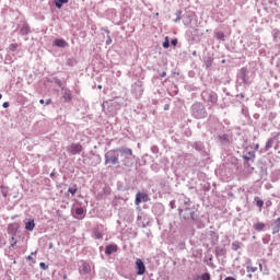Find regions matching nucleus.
Wrapping results in <instances>:
<instances>
[{"label":"nucleus","instance_id":"1a4fd4ad","mask_svg":"<svg viewBox=\"0 0 280 280\" xmlns=\"http://www.w3.org/2000/svg\"><path fill=\"white\" fill-rule=\"evenodd\" d=\"M68 152H70V154H80L82 152V145L80 143H72L68 148Z\"/></svg>","mask_w":280,"mask_h":280},{"label":"nucleus","instance_id":"cd10ccee","mask_svg":"<svg viewBox=\"0 0 280 280\" xmlns=\"http://www.w3.org/2000/svg\"><path fill=\"white\" fill-rule=\"evenodd\" d=\"M94 237H95V240H102L104 237V234H102V232L96 230L94 232Z\"/></svg>","mask_w":280,"mask_h":280},{"label":"nucleus","instance_id":"9d476101","mask_svg":"<svg viewBox=\"0 0 280 280\" xmlns=\"http://www.w3.org/2000/svg\"><path fill=\"white\" fill-rule=\"evenodd\" d=\"M136 267H137V275H145V265L143 264V260L137 259L136 260Z\"/></svg>","mask_w":280,"mask_h":280},{"label":"nucleus","instance_id":"37998d69","mask_svg":"<svg viewBox=\"0 0 280 280\" xmlns=\"http://www.w3.org/2000/svg\"><path fill=\"white\" fill-rule=\"evenodd\" d=\"M2 106H3V108H9V107H10V103L4 102V103L2 104Z\"/></svg>","mask_w":280,"mask_h":280},{"label":"nucleus","instance_id":"de8ad7c7","mask_svg":"<svg viewBox=\"0 0 280 280\" xmlns=\"http://www.w3.org/2000/svg\"><path fill=\"white\" fill-rule=\"evenodd\" d=\"M224 280H236V279L233 277H226Z\"/></svg>","mask_w":280,"mask_h":280},{"label":"nucleus","instance_id":"a878e982","mask_svg":"<svg viewBox=\"0 0 280 280\" xmlns=\"http://www.w3.org/2000/svg\"><path fill=\"white\" fill-rule=\"evenodd\" d=\"M215 253H217V257H220V255H225L226 254V249L218 247L215 249Z\"/></svg>","mask_w":280,"mask_h":280},{"label":"nucleus","instance_id":"7ed1b4c3","mask_svg":"<svg viewBox=\"0 0 280 280\" xmlns=\"http://www.w3.org/2000/svg\"><path fill=\"white\" fill-rule=\"evenodd\" d=\"M105 163H110L112 165H117L119 163V151L117 149L109 150L105 153Z\"/></svg>","mask_w":280,"mask_h":280},{"label":"nucleus","instance_id":"5701e85b","mask_svg":"<svg viewBox=\"0 0 280 280\" xmlns=\"http://www.w3.org/2000/svg\"><path fill=\"white\" fill-rule=\"evenodd\" d=\"M9 244H10V248H16V238L14 236H12L10 240H9Z\"/></svg>","mask_w":280,"mask_h":280},{"label":"nucleus","instance_id":"58836bf2","mask_svg":"<svg viewBox=\"0 0 280 280\" xmlns=\"http://www.w3.org/2000/svg\"><path fill=\"white\" fill-rule=\"evenodd\" d=\"M14 229H16V224H11V225H9V228H8L9 233H10L11 231H14Z\"/></svg>","mask_w":280,"mask_h":280},{"label":"nucleus","instance_id":"0eeeda50","mask_svg":"<svg viewBox=\"0 0 280 280\" xmlns=\"http://www.w3.org/2000/svg\"><path fill=\"white\" fill-rule=\"evenodd\" d=\"M238 80H242L243 84H248V69L242 68L238 72Z\"/></svg>","mask_w":280,"mask_h":280},{"label":"nucleus","instance_id":"c756f323","mask_svg":"<svg viewBox=\"0 0 280 280\" xmlns=\"http://www.w3.org/2000/svg\"><path fill=\"white\" fill-rule=\"evenodd\" d=\"M219 139H220V141H222L223 143L229 142V136H228V135L219 136Z\"/></svg>","mask_w":280,"mask_h":280},{"label":"nucleus","instance_id":"39448f33","mask_svg":"<svg viewBox=\"0 0 280 280\" xmlns=\"http://www.w3.org/2000/svg\"><path fill=\"white\" fill-rule=\"evenodd\" d=\"M131 93L137 98L141 97V95H143V82L141 81L136 82L131 88Z\"/></svg>","mask_w":280,"mask_h":280},{"label":"nucleus","instance_id":"3c124183","mask_svg":"<svg viewBox=\"0 0 280 280\" xmlns=\"http://www.w3.org/2000/svg\"><path fill=\"white\" fill-rule=\"evenodd\" d=\"M3 98V95L2 94H0V100H2Z\"/></svg>","mask_w":280,"mask_h":280},{"label":"nucleus","instance_id":"4468645a","mask_svg":"<svg viewBox=\"0 0 280 280\" xmlns=\"http://www.w3.org/2000/svg\"><path fill=\"white\" fill-rule=\"evenodd\" d=\"M26 231H34L36 229V223H34V219L24 220Z\"/></svg>","mask_w":280,"mask_h":280},{"label":"nucleus","instance_id":"473e14b6","mask_svg":"<svg viewBox=\"0 0 280 280\" xmlns=\"http://www.w3.org/2000/svg\"><path fill=\"white\" fill-rule=\"evenodd\" d=\"M272 139L268 140L267 143H266V150H270V148H272Z\"/></svg>","mask_w":280,"mask_h":280},{"label":"nucleus","instance_id":"4be33fe9","mask_svg":"<svg viewBox=\"0 0 280 280\" xmlns=\"http://www.w3.org/2000/svg\"><path fill=\"white\" fill-rule=\"evenodd\" d=\"M175 16H176V19L174 20V22H175V23H178V21H180V20L183 19V11L177 10V11L175 12Z\"/></svg>","mask_w":280,"mask_h":280},{"label":"nucleus","instance_id":"2eb2a0df","mask_svg":"<svg viewBox=\"0 0 280 280\" xmlns=\"http://www.w3.org/2000/svg\"><path fill=\"white\" fill-rule=\"evenodd\" d=\"M280 231V218H278L272 224V235H277Z\"/></svg>","mask_w":280,"mask_h":280},{"label":"nucleus","instance_id":"aec40b11","mask_svg":"<svg viewBox=\"0 0 280 280\" xmlns=\"http://www.w3.org/2000/svg\"><path fill=\"white\" fill-rule=\"evenodd\" d=\"M65 3H69V0H55V5L56 8H62V5H65Z\"/></svg>","mask_w":280,"mask_h":280},{"label":"nucleus","instance_id":"6ab92c4d","mask_svg":"<svg viewBox=\"0 0 280 280\" xmlns=\"http://www.w3.org/2000/svg\"><path fill=\"white\" fill-rule=\"evenodd\" d=\"M71 98H72L71 91L65 90V92H63L65 102H71Z\"/></svg>","mask_w":280,"mask_h":280},{"label":"nucleus","instance_id":"ea45409f","mask_svg":"<svg viewBox=\"0 0 280 280\" xmlns=\"http://www.w3.org/2000/svg\"><path fill=\"white\" fill-rule=\"evenodd\" d=\"M102 31L107 33V36H110V31L108 30V27H102Z\"/></svg>","mask_w":280,"mask_h":280},{"label":"nucleus","instance_id":"a211bd4d","mask_svg":"<svg viewBox=\"0 0 280 280\" xmlns=\"http://www.w3.org/2000/svg\"><path fill=\"white\" fill-rule=\"evenodd\" d=\"M54 45H55V47H67V40H65V39H55Z\"/></svg>","mask_w":280,"mask_h":280},{"label":"nucleus","instance_id":"72a5a7b5","mask_svg":"<svg viewBox=\"0 0 280 280\" xmlns=\"http://www.w3.org/2000/svg\"><path fill=\"white\" fill-rule=\"evenodd\" d=\"M184 25H191V20L189 19V16L184 18Z\"/></svg>","mask_w":280,"mask_h":280},{"label":"nucleus","instance_id":"c85d7f7f","mask_svg":"<svg viewBox=\"0 0 280 280\" xmlns=\"http://www.w3.org/2000/svg\"><path fill=\"white\" fill-rule=\"evenodd\" d=\"M215 38H218V40H224V33L223 32H217L215 33Z\"/></svg>","mask_w":280,"mask_h":280},{"label":"nucleus","instance_id":"393cba45","mask_svg":"<svg viewBox=\"0 0 280 280\" xmlns=\"http://www.w3.org/2000/svg\"><path fill=\"white\" fill-rule=\"evenodd\" d=\"M244 161H252V159H255V153L249 152L248 155L243 156Z\"/></svg>","mask_w":280,"mask_h":280},{"label":"nucleus","instance_id":"603ef678","mask_svg":"<svg viewBox=\"0 0 280 280\" xmlns=\"http://www.w3.org/2000/svg\"><path fill=\"white\" fill-rule=\"evenodd\" d=\"M259 148V144L256 145V150Z\"/></svg>","mask_w":280,"mask_h":280},{"label":"nucleus","instance_id":"7c9ffc66","mask_svg":"<svg viewBox=\"0 0 280 280\" xmlns=\"http://www.w3.org/2000/svg\"><path fill=\"white\" fill-rule=\"evenodd\" d=\"M200 279H201V280H211V275H209V273H202V275L200 276Z\"/></svg>","mask_w":280,"mask_h":280},{"label":"nucleus","instance_id":"09e8293b","mask_svg":"<svg viewBox=\"0 0 280 280\" xmlns=\"http://www.w3.org/2000/svg\"><path fill=\"white\" fill-rule=\"evenodd\" d=\"M39 104H45V100H39Z\"/></svg>","mask_w":280,"mask_h":280},{"label":"nucleus","instance_id":"c9c22d12","mask_svg":"<svg viewBox=\"0 0 280 280\" xmlns=\"http://www.w3.org/2000/svg\"><path fill=\"white\" fill-rule=\"evenodd\" d=\"M247 272H257V267L247 266Z\"/></svg>","mask_w":280,"mask_h":280},{"label":"nucleus","instance_id":"f704fd0d","mask_svg":"<svg viewBox=\"0 0 280 280\" xmlns=\"http://www.w3.org/2000/svg\"><path fill=\"white\" fill-rule=\"evenodd\" d=\"M68 191L71 194V196H75L78 188H69Z\"/></svg>","mask_w":280,"mask_h":280},{"label":"nucleus","instance_id":"8fccbe9b","mask_svg":"<svg viewBox=\"0 0 280 280\" xmlns=\"http://www.w3.org/2000/svg\"><path fill=\"white\" fill-rule=\"evenodd\" d=\"M248 277H249V279H253V275L249 273Z\"/></svg>","mask_w":280,"mask_h":280},{"label":"nucleus","instance_id":"b1692460","mask_svg":"<svg viewBox=\"0 0 280 280\" xmlns=\"http://www.w3.org/2000/svg\"><path fill=\"white\" fill-rule=\"evenodd\" d=\"M75 214L79 215V218H82L84 215V208L82 207L77 208Z\"/></svg>","mask_w":280,"mask_h":280},{"label":"nucleus","instance_id":"412c9836","mask_svg":"<svg viewBox=\"0 0 280 280\" xmlns=\"http://www.w3.org/2000/svg\"><path fill=\"white\" fill-rule=\"evenodd\" d=\"M240 248H242V243H240V241L232 243V250H240Z\"/></svg>","mask_w":280,"mask_h":280},{"label":"nucleus","instance_id":"dca6fc26","mask_svg":"<svg viewBox=\"0 0 280 280\" xmlns=\"http://www.w3.org/2000/svg\"><path fill=\"white\" fill-rule=\"evenodd\" d=\"M264 229H266V223L256 222V223L254 224V230H255V231L261 232V231H264Z\"/></svg>","mask_w":280,"mask_h":280},{"label":"nucleus","instance_id":"a19ab883","mask_svg":"<svg viewBox=\"0 0 280 280\" xmlns=\"http://www.w3.org/2000/svg\"><path fill=\"white\" fill-rule=\"evenodd\" d=\"M171 44L176 47L178 45V39H172Z\"/></svg>","mask_w":280,"mask_h":280},{"label":"nucleus","instance_id":"79ce46f5","mask_svg":"<svg viewBox=\"0 0 280 280\" xmlns=\"http://www.w3.org/2000/svg\"><path fill=\"white\" fill-rule=\"evenodd\" d=\"M256 205H257L258 207H264V200H258V201L256 202Z\"/></svg>","mask_w":280,"mask_h":280},{"label":"nucleus","instance_id":"f257e3e1","mask_svg":"<svg viewBox=\"0 0 280 280\" xmlns=\"http://www.w3.org/2000/svg\"><path fill=\"white\" fill-rule=\"evenodd\" d=\"M179 215L184 220H196V209L191 208V201L189 199L184 200V206L179 208Z\"/></svg>","mask_w":280,"mask_h":280},{"label":"nucleus","instance_id":"49530a36","mask_svg":"<svg viewBox=\"0 0 280 280\" xmlns=\"http://www.w3.org/2000/svg\"><path fill=\"white\" fill-rule=\"evenodd\" d=\"M160 75L161 78H165V75H167V72H162Z\"/></svg>","mask_w":280,"mask_h":280},{"label":"nucleus","instance_id":"6e6552de","mask_svg":"<svg viewBox=\"0 0 280 280\" xmlns=\"http://www.w3.org/2000/svg\"><path fill=\"white\" fill-rule=\"evenodd\" d=\"M148 200H149L148 194H145V192H138L136 195L135 205L139 206V205H141V202H148Z\"/></svg>","mask_w":280,"mask_h":280},{"label":"nucleus","instance_id":"c03bdc74","mask_svg":"<svg viewBox=\"0 0 280 280\" xmlns=\"http://www.w3.org/2000/svg\"><path fill=\"white\" fill-rule=\"evenodd\" d=\"M49 104H51V98H48V100L46 101V106H49Z\"/></svg>","mask_w":280,"mask_h":280},{"label":"nucleus","instance_id":"ddd939ff","mask_svg":"<svg viewBox=\"0 0 280 280\" xmlns=\"http://www.w3.org/2000/svg\"><path fill=\"white\" fill-rule=\"evenodd\" d=\"M79 271L81 275H89L91 272V265L89 262H83L80 266Z\"/></svg>","mask_w":280,"mask_h":280},{"label":"nucleus","instance_id":"20e7f679","mask_svg":"<svg viewBox=\"0 0 280 280\" xmlns=\"http://www.w3.org/2000/svg\"><path fill=\"white\" fill-rule=\"evenodd\" d=\"M102 107L104 113H109V115H115L119 110V104L114 101H105Z\"/></svg>","mask_w":280,"mask_h":280},{"label":"nucleus","instance_id":"e433bc0d","mask_svg":"<svg viewBox=\"0 0 280 280\" xmlns=\"http://www.w3.org/2000/svg\"><path fill=\"white\" fill-rule=\"evenodd\" d=\"M39 268H42V270H47L49 266H47L45 262H40Z\"/></svg>","mask_w":280,"mask_h":280},{"label":"nucleus","instance_id":"2f4dec72","mask_svg":"<svg viewBox=\"0 0 280 280\" xmlns=\"http://www.w3.org/2000/svg\"><path fill=\"white\" fill-rule=\"evenodd\" d=\"M162 45H163L164 49H168L170 48V39L166 37Z\"/></svg>","mask_w":280,"mask_h":280},{"label":"nucleus","instance_id":"f03ea898","mask_svg":"<svg viewBox=\"0 0 280 280\" xmlns=\"http://www.w3.org/2000/svg\"><path fill=\"white\" fill-rule=\"evenodd\" d=\"M191 113L196 119H205V117H207V109L205 108V105L200 103H195L192 105Z\"/></svg>","mask_w":280,"mask_h":280},{"label":"nucleus","instance_id":"5fc2aeb1","mask_svg":"<svg viewBox=\"0 0 280 280\" xmlns=\"http://www.w3.org/2000/svg\"><path fill=\"white\" fill-rule=\"evenodd\" d=\"M98 89H102V85H98Z\"/></svg>","mask_w":280,"mask_h":280},{"label":"nucleus","instance_id":"423d86ee","mask_svg":"<svg viewBox=\"0 0 280 280\" xmlns=\"http://www.w3.org/2000/svg\"><path fill=\"white\" fill-rule=\"evenodd\" d=\"M201 97L202 100H205V102H210L212 104H215V102H218V94H215V92L203 91L201 93Z\"/></svg>","mask_w":280,"mask_h":280},{"label":"nucleus","instance_id":"6e6d98bb","mask_svg":"<svg viewBox=\"0 0 280 280\" xmlns=\"http://www.w3.org/2000/svg\"><path fill=\"white\" fill-rule=\"evenodd\" d=\"M259 268H260V270H261V268H262L261 265H259Z\"/></svg>","mask_w":280,"mask_h":280},{"label":"nucleus","instance_id":"bb28decb","mask_svg":"<svg viewBox=\"0 0 280 280\" xmlns=\"http://www.w3.org/2000/svg\"><path fill=\"white\" fill-rule=\"evenodd\" d=\"M19 49V44L14 43L9 45V51H16Z\"/></svg>","mask_w":280,"mask_h":280},{"label":"nucleus","instance_id":"9b49d317","mask_svg":"<svg viewBox=\"0 0 280 280\" xmlns=\"http://www.w3.org/2000/svg\"><path fill=\"white\" fill-rule=\"evenodd\" d=\"M118 154L120 156H132V149H128L126 147L117 148Z\"/></svg>","mask_w":280,"mask_h":280},{"label":"nucleus","instance_id":"4c0bfd02","mask_svg":"<svg viewBox=\"0 0 280 280\" xmlns=\"http://www.w3.org/2000/svg\"><path fill=\"white\" fill-rule=\"evenodd\" d=\"M106 45H112L113 44V38H110V35H107V39L105 42Z\"/></svg>","mask_w":280,"mask_h":280},{"label":"nucleus","instance_id":"864d4df0","mask_svg":"<svg viewBox=\"0 0 280 280\" xmlns=\"http://www.w3.org/2000/svg\"><path fill=\"white\" fill-rule=\"evenodd\" d=\"M3 196H4V198H5V196H8L5 192H3Z\"/></svg>","mask_w":280,"mask_h":280},{"label":"nucleus","instance_id":"f3484780","mask_svg":"<svg viewBox=\"0 0 280 280\" xmlns=\"http://www.w3.org/2000/svg\"><path fill=\"white\" fill-rule=\"evenodd\" d=\"M20 33L22 34V36H27V34H30V25L27 24H23Z\"/></svg>","mask_w":280,"mask_h":280},{"label":"nucleus","instance_id":"f8f14e48","mask_svg":"<svg viewBox=\"0 0 280 280\" xmlns=\"http://www.w3.org/2000/svg\"><path fill=\"white\" fill-rule=\"evenodd\" d=\"M119 247L117 244H110L105 247V255H113V253H117Z\"/></svg>","mask_w":280,"mask_h":280},{"label":"nucleus","instance_id":"a18cd8bd","mask_svg":"<svg viewBox=\"0 0 280 280\" xmlns=\"http://www.w3.org/2000/svg\"><path fill=\"white\" fill-rule=\"evenodd\" d=\"M211 62H212L211 60H208V61L206 62V66H207V67H211Z\"/></svg>","mask_w":280,"mask_h":280}]
</instances>
